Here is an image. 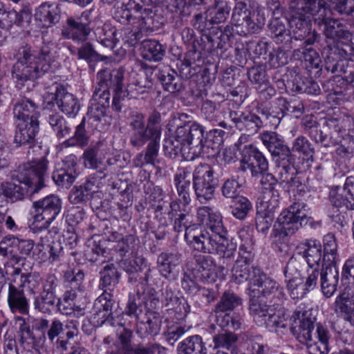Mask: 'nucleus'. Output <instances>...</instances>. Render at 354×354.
I'll list each match as a JSON object with an SVG mask.
<instances>
[{"instance_id": "obj_1", "label": "nucleus", "mask_w": 354, "mask_h": 354, "mask_svg": "<svg viewBox=\"0 0 354 354\" xmlns=\"http://www.w3.org/2000/svg\"><path fill=\"white\" fill-rule=\"evenodd\" d=\"M196 216L207 229L198 232L199 227L196 224L188 228L187 243L199 252L218 254L223 258L232 257L237 245L232 240L226 238L227 231L220 212L214 207L202 206L198 208Z\"/></svg>"}, {"instance_id": "obj_2", "label": "nucleus", "mask_w": 354, "mask_h": 354, "mask_svg": "<svg viewBox=\"0 0 354 354\" xmlns=\"http://www.w3.org/2000/svg\"><path fill=\"white\" fill-rule=\"evenodd\" d=\"M56 52L53 44H44L39 50L24 46L15 50L17 60L12 68V77L19 86L28 81L39 78L56 67Z\"/></svg>"}, {"instance_id": "obj_3", "label": "nucleus", "mask_w": 354, "mask_h": 354, "mask_svg": "<svg viewBox=\"0 0 354 354\" xmlns=\"http://www.w3.org/2000/svg\"><path fill=\"white\" fill-rule=\"evenodd\" d=\"M322 4L317 5L316 0H292L290 3V15L288 19L289 34L296 40H301L313 33V35L306 40L308 45L313 44L315 41V33L312 32L310 25L313 20L323 19L326 9Z\"/></svg>"}, {"instance_id": "obj_4", "label": "nucleus", "mask_w": 354, "mask_h": 354, "mask_svg": "<svg viewBox=\"0 0 354 354\" xmlns=\"http://www.w3.org/2000/svg\"><path fill=\"white\" fill-rule=\"evenodd\" d=\"M292 333L298 341L305 344L309 354H328L329 332L320 324L314 331V320L301 306L294 312Z\"/></svg>"}, {"instance_id": "obj_5", "label": "nucleus", "mask_w": 354, "mask_h": 354, "mask_svg": "<svg viewBox=\"0 0 354 354\" xmlns=\"http://www.w3.org/2000/svg\"><path fill=\"white\" fill-rule=\"evenodd\" d=\"M203 128L197 123H188L176 131L174 140L167 142L165 149L170 156L181 153L187 159H194L203 149Z\"/></svg>"}, {"instance_id": "obj_6", "label": "nucleus", "mask_w": 354, "mask_h": 354, "mask_svg": "<svg viewBox=\"0 0 354 354\" xmlns=\"http://www.w3.org/2000/svg\"><path fill=\"white\" fill-rule=\"evenodd\" d=\"M100 287L104 292L97 297L94 304L95 313L91 316L90 322L94 327H99L103 324H112L109 319L113 306L111 295L109 292L113 290L119 283L120 275L113 264H106L101 272Z\"/></svg>"}, {"instance_id": "obj_7", "label": "nucleus", "mask_w": 354, "mask_h": 354, "mask_svg": "<svg viewBox=\"0 0 354 354\" xmlns=\"http://www.w3.org/2000/svg\"><path fill=\"white\" fill-rule=\"evenodd\" d=\"M259 137L272 156L278 158L276 172L279 180L291 187L297 171L292 162V157L289 147L285 144L282 136L276 132L264 131Z\"/></svg>"}, {"instance_id": "obj_8", "label": "nucleus", "mask_w": 354, "mask_h": 354, "mask_svg": "<svg viewBox=\"0 0 354 354\" xmlns=\"http://www.w3.org/2000/svg\"><path fill=\"white\" fill-rule=\"evenodd\" d=\"M283 274L290 297L294 300H299L317 287L319 272L313 269L306 276L304 275L301 272L300 263L296 258L292 257L284 268Z\"/></svg>"}, {"instance_id": "obj_9", "label": "nucleus", "mask_w": 354, "mask_h": 354, "mask_svg": "<svg viewBox=\"0 0 354 354\" xmlns=\"http://www.w3.org/2000/svg\"><path fill=\"white\" fill-rule=\"evenodd\" d=\"M129 127L131 128V143L136 146H142L151 137H156L162 133L160 124V115L157 112H153L147 120L145 125V116L142 113H136L129 118Z\"/></svg>"}, {"instance_id": "obj_10", "label": "nucleus", "mask_w": 354, "mask_h": 354, "mask_svg": "<svg viewBox=\"0 0 354 354\" xmlns=\"http://www.w3.org/2000/svg\"><path fill=\"white\" fill-rule=\"evenodd\" d=\"M248 286L250 304H263V300L260 299L261 297L272 296L281 299L285 296L283 288L259 268L253 269L252 277Z\"/></svg>"}, {"instance_id": "obj_11", "label": "nucleus", "mask_w": 354, "mask_h": 354, "mask_svg": "<svg viewBox=\"0 0 354 354\" xmlns=\"http://www.w3.org/2000/svg\"><path fill=\"white\" fill-rule=\"evenodd\" d=\"M241 304L242 299L240 297L230 291L225 292L216 306V325L223 329L232 328L235 330L240 329L241 327L240 315L226 312L232 311Z\"/></svg>"}, {"instance_id": "obj_12", "label": "nucleus", "mask_w": 354, "mask_h": 354, "mask_svg": "<svg viewBox=\"0 0 354 354\" xmlns=\"http://www.w3.org/2000/svg\"><path fill=\"white\" fill-rule=\"evenodd\" d=\"M97 79L99 80V91H102L100 97L105 100L106 105L109 104L111 89L113 94V105L115 109L120 111L121 107L119 102L125 97V91L122 90L123 72L120 70L110 71L103 69L98 72Z\"/></svg>"}, {"instance_id": "obj_13", "label": "nucleus", "mask_w": 354, "mask_h": 354, "mask_svg": "<svg viewBox=\"0 0 354 354\" xmlns=\"http://www.w3.org/2000/svg\"><path fill=\"white\" fill-rule=\"evenodd\" d=\"M279 205V194L269 185L257 203L256 226L258 231L266 233L268 230L274 220L273 213Z\"/></svg>"}, {"instance_id": "obj_14", "label": "nucleus", "mask_w": 354, "mask_h": 354, "mask_svg": "<svg viewBox=\"0 0 354 354\" xmlns=\"http://www.w3.org/2000/svg\"><path fill=\"white\" fill-rule=\"evenodd\" d=\"M250 312L254 320L261 325H265L270 330L285 328L288 325L284 310L264 304H250Z\"/></svg>"}, {"instance_id": "obj_15", "label": "nucleus", "mask_w": 354, "mask_h": 354, "mask_svg": "<svg viewBox=\"0 0 354 354\" xmlns=\"http://www.w3.org/2000/svg\"><path fill=\"white\" fill-rule=\"evenodd\" d=\"M307 218L306 205L294 203L279 215L277 223L279 230L286 236L294 234Z\"/></svg>"}, {"instance_id": "obj_16", "label": "nucleus", "mask_w": 354, "mask_h": 354, "mask_svg": "<svg viewBox=\"0 0 354 354\" xmlns=\"http://www.w3.org/2000/svg\"><path fill=\"white\" fill-rule=\"evenodd\" d=\"M193 187L198 201L206 203L214 198L215 183L213 170L207 165H201L196 167L193 174Z\"/></svg>"}, {"instance_id": "obj_17", "label": "nucleus", "mask_w": 354, "mask_h": 354, "mask_svg": "<svg viewBox=\"0 0 354 354\" xmlns=\"http://www.w3.org/2000/svg\"><path fill=\"white\" fill-rule=\"evenodd\" d=\"M26 168L28 176L19 179L17 183L28 186V194L37 193L44 186V181L48 178V160L44 157L32 160Z\"/></svg>"}, {"instance_id": "obj_18", "label": "nucleus", "mask_w": 354, "mask_h": 354, "mask_svg": "<svg viewBox=\"0 0 354 354\" xmlns=\"http://www.w3.org/2000/svg\"><path fill=\"white\" fill-rule=\"evenodd\" d=\"M50 232H48L41 236L39 241L34 247L31 258L40 263H53L60 260L63 255V247L60 241H53Z\"/></svg>"}, {"instance_id": "obj_19", "label": "nucleus", "mask_w": 354, "mask_h": 354, "mask_svg": "<svg viewBox=\"0 0 354 354\" xmlns=\"http://www.w3.org/2000/svg\"><path fill=\"white\" fill-rule=\"evenodd\" d=\"M34 223H41V227H47L60 213L62 201L55 195L48 196L33 203Z\"/></svg>"}, {"instance_id": "obj_20", "label": "nucleus", "mask_w": 354, "mask_h": 354, "mask_svg": "<svg viewBox=\"0 0 354 354\" xmlns=\"http://www.w3.org/2000/svg\"><path fill=\"white\" fill-rule=\"evenodd\" d=\"M328 200L330 205L338 210L343 208L354 209V177H347L343 187H332Z\"/></svg>"}, {"instance_id": "obj_21", "label": "nucleus", "mask_w": 354, "mask_h": 354, "mask_svg": "<svg viewBox=\"0 0 354 354\" xmlns=\"http://www.w3.org/2000/svg\"><path fill=\"white\" fill-rule=\"evenodd\" d=\"M90 15L91 12L86 10L80 16L68 17L62 29V35L74 41H85L91 32Z\"/></svg>"}, {"instance_id": "obj_22", "label": "nucleus", "mask_w": 354, "mask_h": 354, "mask_svg": "<svg viewBox=\"0 0 354 354\" xmlns=\"http://www.w3.org/2000/svg\"><path fill=\"white\" fill-rule=\"evenodd\" d=\"M241 167L243 170L249 169L253 176H257L267 171L268 162L264 156L254 145L249 144L241 149Z\"/></svg>"}, {"instance_id": "obj_23", "label": "nucleus", "mask_w": 354, "mask_h": 354, "mask_svg": "<svg viewBox=\"0 0 354 354\" xmlns=\"http://www.w3.org/2000/svg\"><path fill=\"white\" fill-rule=\"evenodd\" d=\"M29 277L28 274H21L19 283L8 285V304L12 313L26 314L28 312V301L25 297L24 288L29 283Z\"/></svg>"}, {"instance_id": "obj_24", "label": "nucleus", "mask_w": 354, "mask_h": 354, "mask_svg": "<svg viewBox=\"0 0 354 354\" xmlns=\"http://www.w3.org/2000/svg\"><path fill=\"white\" fill-rule=\"evenodd\" d=\"M297 254L305 259L312 270L317 269L319 271L320 265L326 267L322 246L317 240L307 239L300 243L297 247Z\"/></svg>"}, {"instance_id": "obj_25", "label": "nucleus", "mask_w": 354, "mask_h": 354, "mask_svg": "<svg viewBox=\"0 0 354 354\" xmlns=\"http://www.w3.org/2000/svg\"><path fill=\"white\" fill-rule=\"evenodd\" d=\"M133 18L131 26L138 32H147L158 30L160 24L155 19V14L151 8L136 3V10H133Z\"/></svg>"}, {"instance_id": "obj_26", "label": "nucleus", "mask_w": 354, "mask_h": 354, "mask_svg": "<svg viewBox=\"0 0 354 354\" xmlns=\"http://www.w3.org/2000/svg\"><path fill=\"white\" fill-rule=\"evenodd\" d=\"M28 186L16 182L3 183L0 185V217L6 215L8 209V199L12 201L21 200L28 194Z\"/></svg>"}, {"instance_id": "obj_27", "label": "nucleus", "mask_w": 354, "mask_h": 354, "mask_svg": "<svg viewBox=\"0 0 354 354\" xmlns=\"http://www.w3.org/2000/svg\"><path fill=\"white\" fill-rule=\"evenodd\" d=\"M252 254L246 250L241 245L237 260L232 268V276L237 283H242L246 281H250L252 277L253 270L250 272V264L252 261ZM254 268H252V270Z\"/></svg>"}, {"instance_id": "obj_28", "label": "nucleus", "mask_w": 354, "mask_h": 354, "mask_svg": "<svg viewBox=\"0 0 354 354\" xmlns=\"http://www.w3.org/2000/svg\"><path fill=\"white\" fill-rule=\"evenodd\" d=\"M15 142L18 145L32 143L39 129L38 120L16 121Z\"/></svg>"}, {"instance_id": "obj_29", "label": "nucleus", "mask_w": 354, "mask_h": 354, "mask_svg": "<svg viewBox=\"0 0 354 354\" xmlns=\"http://www.w3.org/2000/svg\"><path fill=\"white\" fill-rule=\"evenodd\" d=\"M335 310L342 319L354 327V295L342 292L335 298Z\"/></svg>"}, {"instance_id": "obj_30", "label": "nucleus", "mask_w": 354, "mask_h": 354, "mask_svg": "<svg viewBox=\"0 0 354 354\" xmlns=\"http://www.w3.org/2000/svg\"><path fill=\"white\" fill-rule=\"evenodd\" d=\"M329 12L330 11L326 9V12H324L322 17L323 19L317 21L318 25H324V34L326 37L331 39L351 40V33L338 20L327 17V13Z\"/></svg>"}, {"instance_id": "obj_31", "label": "nucleus", "mask_w": 354, "mask_h": 354, "mask_svg": "<svg viewBox=\"0 0 354 354\" xmlns=\"http://www.w3.org/2000/svg\"><path fill=\"white\" fill-rule=\"evenodd\" d=\"M180 264V259L177 254L162 252L157 258V268L160 274L165 279H175Z\"/></svg>"}, {"instance_id": "obj_32", "label": "nucleus", "mask_w": 354, "mask_h": 354, "mask_svg": "<svg viewBox=\"0 0 354 354\" xmlns=\"http://www.w3.org/2000/svg\"><path fill=\"white\" fill-rule=\"evenodd\" d=\"M196 262V277L203 281H214L217 277L218 268L214 259L211 257H199Z\"/></svg>"}, {"instance_id": "obj_33", "label": "nucleus", "mask_w": 354, "mask_h": 354, "mask_svg": "<svg viewBox=\"0 0 354 354\" xmlns=\"http://www.w3.org/2000/svg\"><path fill=\"white\" fill-rule=\"evenodd\" d=\"M321 288L324 295L329 298L337 290L339 281V272L335 266L326 265L325 270L319 272Z\"/></svg>"}, {"instance_id": "obj_34", "label": "nucleus", "mask_w": 354, "mask_h": 354, "mask_svg": "<svg viewBox=\"0 0 354 354\" xmlns=\"http://www.w3.org/2000/svg\"><path fill=\"white\" fill-rule=\"evenodd\" d=\"M16 121L38 120L39 111L36 104L30 100L23 98L19 100L13 109Z\"/></svg>"}, {"instance_id": "obj_35", "label": "nucleus", "mask_w": 354, "mask_h": 354, "mask_svg": "<svg viewBox=\"0 0 354 354\" xmlns=\"http://www.w3.org/2000/svg\"><path fill=\"white\" fill-rule=\"evenodd\" d=\"M161 321L153 312L144 314L142 318L136 323L137 333L142 337L148 335H156L160 329Z\"/></svg>"}, {"instance_id": "obj_36", "label": "nucleus", "mask_w": 354, "mask_h": 354, "mask_svg": "<svg viewBox=\"0 0 354 354\" xmlns=\"http://www.w3.org/2000/svg\"><path fill=\"white\" fill-rule=\"evenodd\" d=\"M161 134L162 133H159L156 137H151L149 138L148 141H149V142L147 147L145 153H139L134 160V165L136 167H142L147 164L153 165L156 164L158 155Z\"/></svg>"}, {"instance_id": "obj_37", "label": "nucleus", "mask_w": 354, "mask_h": 354, "mask_svg": "<svg viewBox=\"0 0 354 354\" xmlns=\"http://www.w3.org/2000/svg\"><path fill=\"white\" fill-rule=\"evenodd\" d=\"M35 19L41 22L42 26L50 27L59 20V11L55 4L43 3L36 10Z\"/></svg>"}, {"instance_id": "obj_38", "label": "nucleus", "mask_w": 354, "mask_h": 354, "mask_svg": "<svg viewBox=\"0 0 354 354\" xmlns=\"http://www.w3.org/2000/svg\"><path fill=\"white\" fill-rule=\"evenodd\" d=\"M230 117L239 129L245 127L251 133L257 132L263 125L261 118L255 114L232 111Z\"/></svg>"}, {"instance_id": "obj_39", "label": "nucleus", "mask_w": 354, "mask_h": 354, "mask_svg": "<svg viewBox=\"0 0 354 354\" xmlns=\"http://www.w3.org/2000/svg\"><path fill=\"white\" fill-rule=\"evenodd\" d=\"M170 208L169 215L171 218L175 217L174 221V230L178 232L185 230V239H186L187 229L196 225V224H192L193 222L192 216L181 212L180 211V205L177 201H172L170 203Z\"/></svg>"}, {"instance_id": "obj_40", "label": "nucleus", "mask_w": 354, "mask_h": 354, "mask_svg": "<svg viewBox=\"0 0 354 354\" xmlns=\"http://www.w3.org/2000/svg\"><path fill=\"white\" fill-rule=\"evenodd\" d=\"M56 101L60 110L66 115L75 116L80 111V104L73 95L64 89L56 94Z\"/></svg>"}, {"instance_id": "obj_41", "label": "nucleus", "mask_w": 354, "mask_h": 354, "mask_svg": "<svg viewBox=\"0 0 354 354\" xmlns=\"http://www.w3.org/2000/svg\"><path fill=\"white\" fill-rule=\"evenodd\" d=\"M108 240L113 243L112 248L121 255L132 250L138 241L137 239L131 234L123 236L116 232L110 234Z\"/></svg>"}, {"instance_id": "obj_42", "label": "nucleus", "mask_w": 354, "mask_h": 354, "mask_svg": "<svg viewBox=\"0 0 354 354\" xmlns=\"http://www.w3.org/2000/svg\"><path fill=\"white\" fill-rule=\"evenodd\" d=\"M64 168L57 169L53 174V178L57 183H71L74 180L73 173L77 165V158L75 155H69L63 160Z\"/></svg>"}, {"instance_id": "obj_43", "label": "nucleus", "mask_w": 354, "mask_h": 354, "mask_svg": "<svg viewBox=\"0 0 354 354\" xmlns=\"http://www.w3.org/2000/svg\"><path fill=\"white\" fill-rule=\"evenodd\" d=\"M179 354H207V348L201 336L185 338L178 346Z\"/></svg>"}, {"instance_id": "obj_44", "label": "nucleus", "mask_w": 354, "mask_h": 354, "mask_svg": "<svg viewBox=\"0 0 354 354\" xmlns=\"http://www.w3.org/2000/svg\"><path fill=\"white\" fill-rule=\"evenodd\" d=\"M221 329V332L216 328V326H212V329L215 334L213 337L214 346L215 348H223L226 350H230L234 348L238 337L236 334L232 332L228 331L230 328Z\"/></svg>"}, {"instance_id": "obj_45", "label": "nucleus", "mask_w": 354, "mask_h": 354, "mask_svg": "<svg viewBox=\"0 0 354 354\" xmlns=\"http://www.w3.org/2000/svg\"><path fill=\"white\" fill-rule=\"evenodd\" d=\"M324 262L327 266H336L339 261L337 253V244L335 235L328 233L324 236Z\"/></svg>"}, {"instance_id": "obj_46", "label": "nucleus", "mask_w": 354, "mask_h": 354, "mask_svg": "<svg viewBox=\"0 0 354 354\" xmlns=\"http://www.w3.org/2000/svg\"><path fill=\"white\" fill-rule=\"evenodd\" d=\"M292 56L295 59L305 62L306 67L318 68L321 62L318 53L311 47L296 49L293 51Z\"/></svg>"}, {"instance_id": "obj_47", "label": "nucleus", "mask_w": 354, "mask_h": 354, "mask_svg": "<svg viewBox=\"0 0 354 354\" xmlns=\"http://www.w3.org/2000/svg\"><path fill=\"white\" fill-rule=\"evenodd\" d=\"M142 56L149 61H160L165 54L162 46L156 40H146L142 43Z\"/></svg>"}, {"instance_id": "obj_48", "label": "nucleus", "mask_w": 354, "mask_h": 354, "mask_svg": "<svg viewBox=\"0 0 354 354\" xmlns=\"http://www.w3.org/2000/svg\"><path fill=\"white\" fill-rule=\"evenodd\" d=\"M97 41L107 48H113L115 44V30L109 24H104L95 30Z\"/></svg>"}, {"instance_id": "obj_49", "label": "nucleus", "mask_w": 354, "mask_h": 354, "mask_svg": "<svg viewBox=\"0 0 354 354\" xmlns=\"http://www.w3.org/2000/svg\"><path fill=\"white\" fill-rule=\"evenodd\" d=\"M102 179V178L98 176L91 175L88 178L86 181L82 184L84 190L90 195L93 202H97L103 196L102 192L103 185Z\"/></svg>"}, {"instance_id": "obj_50", "label": "nucleus", "mask_w": 354, "mask_h": 354, "mask_svg": "<svg viewBox=\"0 0 354 354\" xmlns=\"http://www.w3.org/2000/svg\"><path fill=\"white\" fill-rule=\"evenodd\" d=\"M137 76L138 78L136 80L128 84L127 91H124L125 93L127 92L128 95L133 96L144 93L147 90L152 88L153 83L146 74H139Z\"/></svg>"}, {"instance_id": "obj_51", "label": "nucleus", "mask_w": 354, "mask_h": 354, "mask_svg": "<svg viewBox=\"0 0 354 354\" xmlns=\"http://www.w3.org/2000/svg\"><path fill=\"white\" fill-rule=\"evenodd\" d=\"M251 15L245 4L239 2L236 4L232 17V23L233 30L234 29H241L245 25L246 19Z\"/></svg>"}, {"instance_id": "obj_52", "label": "nucleus", "mask_w": 354, "mask_h": 354, "mask_svg": "<svg viewBox=\"0 0 354 354\" xmlns=\"http://www.w3.org/2000/svg\"><path fill=\"white\" fill-rule=\"evenodd\" d=\"M230 11V7L225 1L221 4H215L214 7L207 11V17L214 24L223 22L227 19Z\"/></svg>"}, {"instance_id": "obj_53", "label": "nucleus", "mask_w": 354, "mask_h": 354, "mask_svg": "<svg viewBox=\"0 0 354 354\" xmlns=\"http://www.w3.org/2000/svg\"><path fill=\"white\" fill-rule=\"evenodd\" d=\"M88 136L85 130V119L83 118L80 124L76 127L73 137L66 140L63 145L66 147L74 145L85 146L88 144Z\"/></svg>"}, {"instance_id": "obj_54", "label": "nucleus", "mask_w": 354, "mask_h": 354, "mask_svg": "<svg viewBox=\"0 0 354 354\" xmlns=\"http://www.w3.org/2000/svg\"><path fill=\"white\" fill-rule=\"evenodd\" d=\"M292 150L302 155L304 158L307 160L311 158L314 153L312 145L308 140L304 136H299L294 140Z\"/></svg>"}, {"instance_id": "obj_55", "label": "nucleus", "mask_w": 354, "mask_h": 354, "mask_svg": "<svg viewBox=\"0 0 354 354\" xmlns=\"http://www.w3.org/2000/svg\"><path fill=\"white\" fill-rule=\"evenodd\" d=\"M136 3L134 1H129L128 3L118 7L115 12V19L120 23H129L131 25L133 18V10H136Z\"/></svg>"}, {"instance_id": "obj_56", "label": "nucleus", "mask_w": 354, "mask_h": 354, "mask_svg": "<svg viewBox=\"0 0 354 354\" xmlns=\"http://www.w3.org/2000/svg\"><path fill=\"white\" fill-rule=\"evenodd\" d=\"M48 122L59 138L65 137L71 131L64 118L58 114L50 115Z\"/></svg>"}, {"instance_id": "obj_57", "label": "nucleus", "mask_w": 354, "mask_h": 354, "mask_svg": "<svg viewBox=\"0 0 354 354\" xmlns=\"http://www.w3.org/2000/svg\"><path fill=\"white\" fill-rule=\"evenodd\" d=\"M19 322V342L24 346L25 349L29 351L33 344V338L32 333L30 330V327L28 324L26 323L24 318H18Z\"/></svg>"}, {"instance_id": "obj_58", "label": "nucleus", "mask_w": 354, "mask_h": 354, "mask_svg": "<svg viewBox=\"0 0 354 354\" xmlns=\"http://www.w3.org/2000/svg\"><path fill=\"white\" fill-rule=\"evenodd\" d=\"M159 79L164 88L170 92L175 93L180 89V85L176 82V73L173 70L163 71L160 74Z\"/></svg>"}, {"instance_id": "obj_59", "label": "nucleus", "mask_w": 354, "mask_h": 354, "mask_svg": "<svg viewBox=\"0 0 354 354\" xmlns=\"http://www.w3.org/2000/svg\"><path fill=\"white\" fill-rule=\"evenodd\" d=\"M252 208V203L245 197L241 196L237 198L232 207V214L238 219H244Z\"/></svg>"}, {"instance_id": "obj_60", "label": "nucleus", "mask_w": 354, "mask_h": 354, "mask_svg": "<svg viewBox=\"0 0 354 354\" xmlns=\"http://www.w3.org/2000/svg\"><path fill=\"white\" fill-rule=\"evenodd\" d=\"M322 3V8L326 9L325 5L329 4V6L337 10L340 14L348 12V10L353 6V0H319L317 5Z\"/></svg>"}, {"instance_id": "obj_61", "label": "nucleus", "mask_w": 354, "mask_h": 354, "mask_svg": "<svg viewBox=\"0 0 354 354\" xmlns=\"http://www.w3.org/2000/svg\"><path fill=\"white\" fill-rule=\"evenodd\" d=\"M145 261V259L141 257H133L132 259L122 260L120 266L126 272L130 274H135L141 270Z\"/></svg>"}, {"instance_id": "obj_62", "label": "nucleus", "mask_w": 354, "mask_h": 354, "mask_svg": "<svg viewBox=\"0 0 354 354\" xmlns=\"http://www.w3.org/2000/svg\"><path fill=\"white\" fill-rule=\"evenodd\" d=\"M55 293L44 292L41 295V298L35 302V308L42 313H47L50 310V308L53 307L55 303Z\"/></svg>"}, {"instance_id": "obj_63", "label": "nucleus", "mask_w": 354, "mask_h": 354, "mask_svg": "<svg viewBox=\"0 0 354 354\" xmlns=\"http://www.w3.org/2000/svg\"><path fill=\"white\" fill-rule=\"evenodd\" d=\"M241 185L234 178H230L225 180L222 185L221 192L224 197L227 198H234L240 192Z\"/></svg>"}, {"instance_id": "obj_64", "label": "nucleus", "mask_w": 354, "mask_h": 354, "mask_svg": "<svg viewBox=\"0 0 354 354\" xmlns=\"http://www.w3.org/2000/svg\"><path fill=\"white\" fill-rule=\"evenodd\" d=\"M342 280L346 283L354 285V257L346 260L342 268Z\"/></svg>"}]
</instances>
